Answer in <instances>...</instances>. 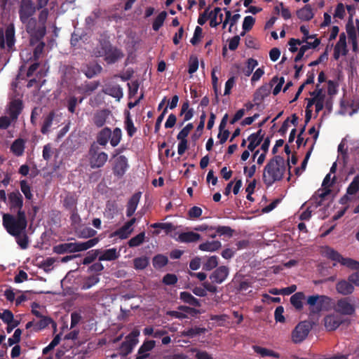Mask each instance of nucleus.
<instances>
[{"label":"nucleus","instance_id":"obj_1","mask_svg":"<svg viewBox=\"0 0 359 359\" xmlns=\"http://www.w3.org/2000/svg\"><path fill=\"white\" fill-rule=\"evenodd\" d=\"M93 53L96 57H104V60L108 65L114 64L124 57L122 50L113 46L109 37L105 35L100 36Z\"/></svg>","mask_w":359,"mask_h":359},{"label":"nucleus","instance_id":"obj_2","mask_svg":"<svg viewBox=\"0 0 359 359\" xmlns=\"http://www.w3.org/2000/svg\"><path fill=\"white\" fill-rule=\"evenodd\" d=\"M285 171L283 157L277 155L266 163L264 168L262 180L264 184L269 187L276 182L282 180Z\"/></svg>","mask_w":359,"mask_h":359},{"label":"nucleus","instance_id":"obj_3","mask_svg":"<svg viewBox=\"0 0 359 359\" xmlns=\"http://www.w3.org/2000/svg\"><path fill=\"white\" fill-rule=\"evenodd\" d=\"M2 224L6 231L12 236H20L27 226L25 211H19L16 216L5 213L3 215Z\"/></svg>","mask_w":359,"mask_h":359},{"label":"nucleus","instance_id":"obj_4","mask_svg":"<svg viewBox=\"0 0 359 359\" xmlns=\"http://www.w3.org/2000/svg\"><path fill=\"white\" fill-rule=\"evenodd\" d=\"M99 241L98 238H94L86 242L60 243L53 246V251L57 255L79 252L94 247Z\"/></svg>","mask_w":359,"mask_h":359},{"label":"nucleus","instance_id":"obj_5","mask_svg":"<svg viewBox=\"0 0 359 359\" xmlns=\"http://www.w3.org/2000/svg\"><path fill=\"white\" fill-rule=\"evenodd\" d=\"M22 23L24 25L25 31L29 36L30 46H34L40 40L43 39L47 32L46 25L38 22L36 18Z\"/></svg>","mask_w":359,"mask_h":359},{"label":"nucleus","instance_id":"obj_6","mask_svg":"<svg viewBox=\"0 0 359 359\" xmlns=\"http://www.w3.org/2000/svg\"><path fill=\"white\" fill-rule=\"evenodd\" d=\"M22 97L23 95L18 91H13L8 95L10 101L7 105L6 112L13 121H17L23 109Z\"/></svg>","mask_w":359,"mask_h":359},{"label":"nucleus","instance_id":"obj_7","mask_svg":"<svg viewBox=\"0 0 359 359\" xmlns=\"http://www.w3.org/2000/svg\"><path fill=\"white\" fill-rule=\"evenodd\" d=\"M89 165L91 168H100L104 165L108 160V154L100 151V147L93 142L88 151Z\"/></svg>","mask_w":359,"mask_h":359},{"label":"nucleus","instance_id":"obj_8","mask_svg":"<svg viewBox=\"0 0 359 359\" xmlns=\"http://www.w3.org/2000/svg\"><path fill=\"white\" fill-rule=\"evenodd\" d=\"M324 252L328 259L339 262L342 266L353 270L359 269V262L351 258L344 257L339 252L330 247L326 246Z\"/></svg>","mask_w":359,"mask_h":359},{"label":"nucleus","instance_id":"obj_9","mask_svg":"<svg viewBox=\"0 0 359 359\" xmlns=\"http://www.w3.org/2000/svg\"><path fill=\"white\" fill-rule=\"evenodd\" d=\"M140 331L137 329L133 330L125 338V340L121 344L118 351L121 357H126L131 353L138 344V337Z\"/></svg>","mask_w":359,"mask_h":359},{"label":"nucleus","instance_id":"obj_10","mask_svg":"<svg viewBox=\"0 0 359 359\" xmlns=\"http://www.w3.org/2000/svg\"><path fill=\"white\" fill-rule=\"evenodd\" d=\"M355 298L353 297L341 298L337 300L334 311L343 316H353L355 313Z\"/></svg>","mask_w":359,"mask_h":359},{"label":"nucleus","instance_id":"obj_11","mask_svg":"<svg viewBox=\"0 0 359 359\" xmlns=\"http://www.w3.org/2000/svg\"><path fill=\"white\" fill-rule=\"evenodd\" d=\"M330 298L325 295H311L307 299L310 313L316 314L320 313L330 303Z\"/></svg>","mask_w":359,"mask_h":359},{"label":"nucleus","instance_id":"obj_12","mask_svg":"<svg viewBox=\"0 0 359 359\" xmlns=\"http://www.w3.org/2000/svg\"><path fill=\"white\" fill-rule=\"evenodd\" d=\"M15 27L13 24H9L6 26L5 31L0 29V48H5L6 46L8 50L12 49L15 45Z\"/></svg>","mask_w":359,"mask_h":359},{"label":"nucleus","instance_id":"obj_13","mask_svg":"<svg viewBox=\"0 0 359 359\" xmlns=\"http://www.w3.org/2000/svg\"><path fill=\"white\" fill-rule=\"evenodd\" d=\"M37 11L32 0H21L19 6V18L21 22L34 18V15Z\"/></svg>","mask_w":359,"mask_h":359},{"label":"nucleus","instance_id":"obj_14","mask_svg":"<svg viewBox=\"0 0 359 359\" xmlns=\"http://www.w3.org/2000/svg\"><path fill=\"white\" fill-rule=\"evenodd\" d=\"M311 326L309 323L303 321L299 323L292 331V337L294 343H300L308 336Z\"/></svg>","mask_w":359,"mask_h":359},{"label":"nucleus","instance_id":"obj_15","mask_svg":"<svg viewBox=\"0 0 359 359\" xmlns=\"http://www.w3.org/2000/svg\"><path fill=\"white\" fill-rule=\"evenodd\" d=\"M7 204L12 212L18 213L19 211H24L22 210L23 197L18 190L8 194Z\"/></svg>","mask_w":359,"mask_h":359},{"label":"nucleus","instance_id":"obj_16","mask_svg":"<svg viewBox=\"0 0 359 359\" xmlns=\"http://www.w3.org/2000/svg\"><path fill=\"white\" fill-rule=\"evenodd\" d=\"M325 327L328 331H334L337 330L341 325L351 323L350 320L343 318L334 314L327 315L324 318Z\"/></svg>","mask_w":359,"mask_h":359},{"label":"nucleus","instance_id":"obj_17","mask_svg":"<svg viewBox=\"0 0 359 359\" xmlns=\"http://www.w3.org/2000/svg\"><path fill=\"white\" fill-rule=\"evenodd\" d=\"M284 83L283 77L279 78L276 76L268 83L262 85L257 90H288L292 86V82L288 81L283 88Z\"/></svg>","mask_w":359,"mask_h":359},{"label":"nucleus","instance_id":"obj_18","mask_svg":"<svg viewBox=\"0 0 359 359\" xmlns=\"http://www.w3.org/2000/svg\"><path fill=\"white\" fill-rule=\"evenodd\" d=\"M229 269L227 266H221L217 268L210 276V279L212 283L221 284L227 278Z\"/></svg>","mask_w":359,"mask_h":359},{"label":"nucleus","instance_id":"obj_19","mask_svg":"<svg viewBox=\"0 0 359 359\" xmlns=\"http://www.w3.org/2000/svg\"><path fill=\"white\" fill-rule=\"evenodd\" d=\"M335 288L339 294L344 296L351 294L355 290L353 283L348 280V278L339 280L336 283Z\"/></svg>","mask_w":359,"mask_h":359},{"label":"nucleus","instance_id":"obj_20","mask_svg":"<svg viewBox=\"0 0 359 359\" xmlns=\"http://www.w3.org/2000/svg\"><path fill=\"white\" fill-rule=\"evenodd\" d=\"M156 346L154 340H145L137 351L135 359H147L150 356L149 352Z\"/></svg>","mask_w":359,"mask_h":359},{"label":"nucleus","instance_id":"obj_21","mask_svg":"<svg viewBox=\"0 0 359 359\" xmlns=\"http://www.w3.org/2000/svg\"><path fill=\"white\" fill-rule=\"evenodd\" d=\"M128 168V159L125 156H119L115 161V164L113 168L114 175L122 177L126 172Z\"/></svg>","mask_w":359,"mask_h":359},{"label":"nucleus","instance_id":"obj_22","mask_svg":"<svg viewBox=\"0 0 359 359\" xmlns=\"http://www.w3.org/2000/svg\"><path fill=\"white\" fill-rule=\"evenodd\" d=\"M351 93L353 91H344L343 99L341 101V107H349L352 109V111L350 112V115L356 113L359 109V100H348V95L351 96Z\"/></svg>","mask_w":359,"mask_h":359},{"label":"nucleus","instance_id":"obj_23","mask_svg":"<svg viewBox=\"0 0 359 359\" xmlns=\"http://www.w3.org/2000/svg\"><path fill=\"white\" fill-rule=\"evenodd\" d=\"M102 70V67L98 63L90 62L84 67L82 71L88 78L91 79L100 74Z\"/></svg>","mask_w":359,"mask_h":359},{"label":"nucleus","instance_id":"obj_24","mask_svg":"<svg viewBox=\"0 0 359 359\" xmlns=\"http://www.w3.org/2000/svg\"><path fill=\"white\" fill-rule=\"evenodd\" d=\"M331 193L330 188H324L323 189H318L315 195L311 198L312 203H315V208L323 205V202L325 197Z\"/></svg>","mask_w":359,"mask_h":359},{"label":"nucleus","instance_id":"obj_25","mask_svg":"<svg viewBox=\"0 0 359 359\" xmlns=\"http://www.w3.org/2000/svg\"><path fill=\"white\" fill-rule=\"evenodd\" d=\"M141 197V193L132 196L127 204L126 216L130 217L135 213Z\"/></svg>","mask_w":359,"mask_h":359},{"label":"nucleus","instance_id":"obj_26","mask_svg":"<svg viewBox=\"0 0 359 359\" xmlns=\"http://www.w3.org/2000/svg\"><path fill=\"white\" fill-rule=\"evenodd\" d=\"M125 121L124 126L125 129L127 131V134L130 137L134 136L137 132V128L135 127L133 119L130 116V112L128 110L124 111Z\"/></svg>","mask_w":359,"mask_h":359},{"label":"nucleus","instance_id":"obj_27","mask_svg":"<svg viewBox=\"0 0 359 359\" xmlns=\"http://www.w3.org/2000/svg\"><path fill=\"white\" fill-rule=\"evenodd\" d=\"M111 136V130L109 128L105 127L102 129L97 135V142H95L98 146H106Z\"/></svg>","mask_w":359,"mask_h":359},{"label":"nucleus","instance_id":"obj_28","mask_svg":"<svg viewBox=\"0 0 359 359\" xmlns=\"http://www.w3.org/2000/svg\"><path fill=\"white\" fill-rule=\"evenodd\" d=\"M109 114L110 111L108 109H102L97 111L93 117L94 124L98 128L102 127L104 125Z\"/></svg>","mask_w":359,"mask_h":359},{"label":"nucleus","instance_id":"obj_29","mask_svg":"<svg viewBox=\"0 0 359 359\" xmlns=\"http://www.w3.org/2000/svg\"><path fill=\"white\" fill-rule=\"evenodd\" d=\"M201 239V235L193 232H183L181 233L178 236V240L182 243H194Z\"/></svg>","mask_w":359,"mask_h":359},{"label":"nucleus","instance_id":"obj_30","mask_svg":"<svg viewBox=\"0 0 359 359\" xmlns=\"http://www.w3.org/2000/svg\"><path fill=\"white\" fill-rule=\"evenodd\" d=\"M180 299L184 303L188 304L195 307H200L201 306L200 300L194 297L189 292H182L180 294Z\"/></svg>","mask_w":359,"mask_h":359},{"label":"nucleus","instance_id":"obj_31","mask_svg":"<svg viewBox=\"0 0 359 359\" xmlns=\"http://www.w3.org/2000/svg\"><path fill=\"white\" fill-rule=\"evenodd\" d=\"M298 18L303 21H309L313 18V13L310 5H306L297 11Z\"/></svg>","mask_w":359,"mask_h":359},{"label":"nucleus","instance_id":"obj_32","mask_svg":"<svg viewBox=\"0 0 359 359\" xmlns=\"http://www.w3.org/2000/svg\"><path fill=\"white\" fill-rule=\"evenodd\" d=\"M222 246L219 241H207L199 245L198 248L202 251L214 252Z\"/></svg>","mask_w":359,"mask_h":359},{"label":"nucleus","instance_id":"obj_33","mask_svg":"<svg viewBox=\"0 0 359 359\" xmlns=\"http://www.w3.org/2000/svg\"><path fill=\"white\" fill-rule=\"evenodd\" d=\"M305 295L302 292L294 293L290 297L291 304L298 311H301L303 308L302 300L304 299Z\"/></svg>","mask_w":359,"mask_h":359},{"label":"nucleus","instance_id":"obj_34","mask_svg":"<svg viewBox=\"0 0 359 359\" xmlns=\"http://www.w3.org/2000/svg\"><path fill=\"white\" fill-rule=\"evenodd\" d=\"M25 150V141L18 138L15 140L11 147V151L17 156H20L23 154Z\"/></svg>","mask_w":359,"mask_h":359},{"label":"nucleus","instance_id":"obj_35","mask_svg":"<svg viewBox=\"0 0 359 359\" xmlns=\"http://www.w3.org/2000/svg\"><path fill=\"white\" fill-rule=\"evenodd\" d=\"M119 257V254L116 248L105 250L99 257V261H113Z\"/></svg>","mask_w":359,"mask_h":359},{"label":"nucleus","instance_id":"obj_36","mask_svg":"<svg viewBox=\"0 0 359 359\" xmlns=\"http://www.w3.org/2000/svg\"><path fill=\"white\" fill-rule=\"evenodd\" d=\"M252 349L254 351L260 355L262 357H273V358H279V354L274 352L272 350L268 349L266 348H264L259 346L255 345L252 346Z\"/></svg>","mask_w":359,"mask_h":359},{"label":"nucleus","instance_id":"obj_37","mask_svg":"<svg viewBox=\"0 0 359 359\" xmlns=\"http://www.w3.org/2000/svg\"><path fill=\"white\" fill-rule=\"evenodd\" d=\"M55 116V114L53 111H50L45 118L41 128V132L42 134L45 135L47 134L50 128L52 126L53 118Z\"/></svg>","mask_w":359,"mask_h":359},{"label":"nucleus","instance_id":"obj_38","mask_svg":"<svg viewBox=\"0 0 359 359\" xmlns=\"http://www.w3.org/2000/svg\"><path fill=\"white\" fill-rule=\"evenodd\" d=\"M100 281L98 276H90L86 278L81 286V290H88L93 286L95 285Z\"/></svg>","mask_w":359,"mask_h":359},{"label":"nucleus","instance_id":"obj_39","mask_svg":"<svg viewBox=\"0 0 359 359\" xmlns=\"http://www.w3.org/2000/svg\"><path fill=\"white\" fill-rule=\"evenodd\" d=\"M168 262V257L161 254L154 256L152 260L153 266L155 269H161L166 266Z\"/></svg>","mask_w":359,"mask_h":359},{"label":"nucleus","instance_id":"obj_40","mask_svg":"<svg viewBox=\"0 0 359 359\" xmlns=\"http://www.w3.org/2000/svg\"><path fill=\"white\" fill-rule=\"evenodd\" d=\"M167 17L166 11H161L154 19L152 24V29L157 32L163 26L164 21Z\"/></svg>","mask_w":359,"mask_h":359},{"label":"nucleus","instance_id":"obj_41","mask_svg":"<svg viewBox=\"0 0 359 359\" xmlns=\"http://www.w3.org/2000/svg\"><path fill=\"white\" fill-rule=\"evenodd\" d=\"M206 332L205 327H194L187 329L182 332V335L189 338H193L197 335L204 334Z\"/></svg>","mask_w":359,"mask_h":359},{"label":"nucleus","instance_id":"obj_42","mask_svg":"<svg viewBox=\"0 0 359 359\" xmlns=\"http://www.w3.org/2000/svg\"><path fill=\"white\" fill-rule=\"evenodd\" d=\"M40 318L41 319L34 325V330L36 332L41 330L48 327L50 324L54 323L52 318L50 317L42 316V318Z\"/></svg>","mask_w":359,"mask_h":359},{"label":"nucleus","instance_id":"obj_43","mask_svg":"<svg viewBox=\"0 0 359 359\" xmlns=\"http://www.w3.org/2000/svg\"><path fill=\"white\" fill-rule=\"evenodd\" d=\"M334 48L341 50V54L343 55H346L348 53L347 46H346V36L345 33H341L339 35V39L337 43H336Z\"/></svg>","mask_w":359,"mask_h":359},{"label":"nucleus","instance_id":"obj_44","mask_svg":"<svg viewBox=\"0 0 359 359\" xmlns=\"http://www.w3.org/2000/svg\"><path fill=\"white\" fill-rule=\"evenodd\" d=\"M86 40H87L86 33H85L84 32H83L82 33H79L77 31L74 32L72 34L70 43L72 46L76 47L79 45V42L80 41H85Z\"/></svg>","mask_w":359,"mask_h":359},{"label":"nucleus","instance_id":"obj_45","mask_svg":"<svg viewBox=\"0 0 359 359\" xmlns=\"http://www.w3.org/2000/svg\"><path fill=\"white\" fill-rule=\"evenodd\" d=\"M78 237L81 238H93L97 234V231L91 227L86 226L77 232Z\"/></svg>","mask_w":359,"mask_h":359},{"label":"nucleus","instance_id":"obj_46","mask_svg":"<svg viewBox=\"0 0 359 359\" xmlns=\"http://www.w3.org/2000/svg\"><path fill=\"white\" fill-rule=\"evenodd\" d=\"M122 137V132L119 128H115L111 131V136L110 137V144L112 147H116L121 142Z\"/></svg>","mask_w":359,"mask_h":359},{"label":"nucleus","instance_id":"obj_47","mask_svg":"<svg viewBox=\"0 0 359 359\" xmlns=\"http://www.w3.org/2000/svg\"><path fill=\"white\" fill-rule=\"evenodd\" d=\"M144 238L145 233L142 231L128 241V246L130 248H135L140 245L144 242Z\"/></svg>","mask_w":359,"mask_h":359},{"label":"nucleus","instance_id":"obj_48","mask_svg":"<svg viewBox=\"0 0 359 359\" xmlns=\"http://www.w3.org/2000/svg\"><path fill=\"white\" fill-rule=\"evenodd\" d=\"M135 269H144L149 264V258L147 257H137L133 260Z\"/></svg>","mask_w":359,"mask_h":359},{"label":"nucleus","instance_id":"obj_49","mask_svg":"<svg viewBox=\"0 0 359 359\" xmlns=\"http://www.w3.org/2000/svg\"><path fill=\"white\" fill-rule=\"evenodd\" d=\"M359 190V175H356L350 183L346 189V194L349 195L355 194Z\"/></svg>","mask_w":359,"mask_h":359},{"label":"nucleus","instance_id":"obj_50","mask_svg":"<svg viewBox=\"0 0 359 359\" xmlns=\"http://www.w3.org/2000/svg\"><path fill=\"white\" fill-rule=\"evenodd\" d=\"M218 264V257L215 255L210 257L203 265L205 271H210L215 269Z\"/></svg>","mask_w":359,"mask_h":359},{"label":"nucleus","instance_id":"obj_51","mask_svg":"<svg viewBox=\"0 0 359 359\" xmlns=\"http://www.w3.org/2000/svg\"><path fill=\"white\" fill-rule=\"evenodd\" d=\"M21 191L24 194L25 198L32 200L33 194L31 191V187L25 180H21L20 182Z\"/></svg>","mask_w":359,"mask_h":359},{"label":"nucleus","instance_id":"obj_52","mask_svg":"<svg viewBox=\"0 0 359 359\" xmlns=\"http://www.w3.org/2000/svg\"><path fill=\"white\" fill-rule=\"evenodd\" d=\"M34 46H36L33 51V57H34V60L37 61L43 52L44 48L46 46V43L44 41H43V40H40Z\"/></svg>","mask_w":359,"mask_h":359},{"label":"nucleus","instance_id":"obj_53","mask_svg":"<svg viewBox=\"0 0 359 359\" xmlns=\"http://www.w3.org/2000/svg\"><path fill=\"white\" fill-rule=\"evenodd\" d=\"M100 252V250H92L88 252L86 256L83 259V264L84 265L91 264L95 261V259L97 258Z\"/></svg>","mask_w":359,"mask_h":359},{"label":"nucleus","instance_id":"obj_54","mask_svg":"<svg viewBox=\"0 0 359 359\" xmlns=\"http://www.w3.org/2000/svg\"><path fill=\"white\" fill-rule=\"evenodd\" d=\"M346 30L348 39L351 41H357V34L355 28L351 21L348 22L346 25Z\"/></svg>","mask_w":359,"mask_h":359},{"label":"nucleus","instance_id":"obj_55","mask_svg":"<svg viewBox=\"0 0 359 359\" xmlns=\"http://www.w3.org/2000/svg\"><path fill=\"white\" fill-rule=\"evenodd\" d=\"M270 91L267 93L263 94L261 91H256L253 96V102L257 107V109H260V106L262 102L264 101V98L269 95Z\"/></svg>","mask_w":359,"mask_h":359},{"label":"nucleus","instance_id":"obj_56","mask_svg":"<svg viewBox=\"0 0 359 359\" xmlns=\"http://www.w3.org/2000/svg\"><path fill=\"white\" fill-rule=\"evenodd\" d=\"M14 237L15 238L16 242L21 249L25 250L28 248L29 238L25 231L20 236Z\"/></svg>","mask_w":359,"mask_h":359},{"label":"nucleus","instance_id":"obj_57","mask_svg":"<svg viewBox=\"0 0 359 359\" xmlns=\"http://www.w3.org/2000/svg\"><path fill=\"white\" fill-rule=\"evenodd\" d=\"M258 65V62L255 59L250 58L247 61V66L243 69L245 76H249L253 72L254 69Z\"/></svg>","mask_w":359,"mask_h":359},{"label":"nucleus","instance_id":"obj_58","mask_svg":"<svg viewBox=\"0 0 359 359\" xmlns=\"http://www.w3.org/2000/svg\"><path fill=\"white\" fill-rule=\"evenodd\" d=\"M137 93V91H129L128 98L130 101L128 103V107L129 109H133L137 106L139 104L140 100H142L144 97V94L141 93L138 98L135 99L134 101H132V99L136 96Z\"/></svg>","mask_w":359,"mask_h":359},{"label":"nucleus","instance_id":"obj_59","mask_svg":"<svg viewBox=\"0 0 359 359\" xmlns=\"http://www.w3.org/2000/svg\"><path fill=\"white\" fill-rule=\"evenodd\" d=\"M151 227L154 229H161L164 230L166 233L175 230V226L172 223H154L151 224Z\"/></svg>","mask_w":359,"mask_h":359},{"label":"nucleus","instance_id":"obj_60","mask_svg":"<svg viewBox=\"0 0 359 359\" xmlns=\"http://www.w3.org/2000/svg\"><path fill=\"white\" fill-rule=\"evenodd\" d=\"M248 140L249 141V144L248 145V150L253 151L255 148L260 144L262 142V139L257 138L255 135H250L248 137Z\"/></svg>","mask_w":359,"mask_h":359},{"label":"nucleus","instance_id":"obj_61","mask_svg":"<svg viewBox=\"0 0 359 359\" xmlns=\"http://www.w3.org/2000/svg\"><path fill=\"white\" fill-rule=\"evenodd\" d=\"M213 228H214L213 230H215L216 232L218 234H219L220 236L225 235L229 237H231V236H232L233 233V230L231 227L227 226H218L217 227H213Z\"/></svg>","mask_w":359,"mask_h":359},{"label":"nucleus","instance_id":"obj_62","mask_svg":"<svg viewBox=\"0 0 359 359\" xmlns=\"http://www.w3.org/2000/svg\"><path fill=\"white\" fill-rule=\"evenodd\" d=\"M178 278L175 274L167 273L162 280V283L165 285H174L177 283Z\"/></svg>","mask_w":359,"mask_h":359},{"label":"nucleus","instance_id":"obj_63","mask_svg":"<svg viewBox=\"0 0 359 359\" xmlns=\"http://www.w3.org/2000/svg\"><path fill=\"white\" fill-rule=\"evenodd\" d=\"M22 334V330L19 328L16 329L14 332L12 337L8 338V344L9 346H11L15 344H18L20 341Z\"/></svg>","mask_w":359,"mask_h":359},{"label":"nucleus","instance_id":"obj_64","mask_svg":"<svg viewBox=\"0 0 359 359\" xmlns=\"http://www.w3.org/2000/svg\"><path fill=\"white\" fill-rule=\"evenodd\" d=\"M255 22V19L253 17H252L250 15L245 17L243 22V29L244 31L251 30Z\"/></svg>","mask_w":359,"mask_h":359}]
</instances>
